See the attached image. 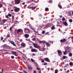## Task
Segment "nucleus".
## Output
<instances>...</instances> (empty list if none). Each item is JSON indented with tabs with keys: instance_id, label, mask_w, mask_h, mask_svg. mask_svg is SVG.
<instances>
[{
	"instance_id": "nucleus-57",
	"label": "nucleus",
	"mask_w": 73,
	"mask_h": 73,
	"mask_svg": "<svg viewBox=\"0 0 73 73\" xmlns=\"http://www.w3.org/2000/svg\"><path fill=\"white\" fill-rule=\"evenodd\" d=\"M36 69L37 70H40V69L38 68H36Z\"/></svg>"
},
{
	"instance_id": "nucleus-5",
	"label": "nucleus",
	"mask_w": 73,
	"mask_h": 73,
	"mask_svg": "<svg viewBox=\"0 0 73 73\" xmlns=\"http://www.w3.org/2000/svg\"><path fill=\"white\" fill-rule=\"evenodd\" d=\"M31 51L32 52H37V50L34 48H32L31 50Z\"/></svg>"
},
{
	"instance_id": "nucleus-20",
	"label": "nucleus",
	"mask_w": 73,
	"mask_h": 73,
	"mask_svg": "<svg viewBox=\"0 0 73 73\" xmlns=\"http://www.w3.org/2000/svg\"><path fill=\"white\" fill-rule=\"evenodd\" d=\"M70 66H73V63L72 62H70L69 63Z\"/></svg>"
},
{
	"instance_id": "nucleus-19",
	"label": "nucleus",
	"mask_w": 73,
	"mask_h": 73,
	"mask_svg": "<svg viewBox=\"0 0 73 73\" xmlns=\"http://www.w3.org/2000/svg\"><path fill=\"white\" fill-rule=\"evenodd\" d=\"M58 7L59 8H60V9H62V6H61V5L60 4H58Z\"/></svg>"
},
{
	"instance_id": "nucleus-59",
	"label": "nucleus",
	"mask_w": 73,
	"mask_h": 73,
	"mask_svg": "<svg viewBox=\"0 0 73 73\" xmlns=\"http://www.w3.org/2000/svg\"><path fill=\"white\" fill-rule=\"evenodd\" d=\"M47 69H48V71H49V70L50 69V68H47Z\"/></svg>"
},
{
	"instance_id": "nucleus-27",
	"label": "nucleus",
	"mask_w": 73,
	"mask_h": 73,
	"mask_svg": "<svg viewBox=\"0 0 73 73\" xmlns=\"http://www.w3.org/2000/svg\"><path fill=\"white\" fill-rule=\"evenodd\" d=\"M54 26H52L51 27V29L52 30H53V29H54Z\"/></svg>"
},
{
	"instance_id": "nucleus-64",
	"label": "nucleus",
	"mask_w": 73,
	"mask_h": 73,
	"mask_svg": "<svg viewBox=\"0 0 73 73\" xmlns=\"http://www.w3.org/2000/svg\"><path fill=\"white\" fill-rule=\"evenodd\" d=\"M72 43H73V40H72Z\"/></svg>"
},
{
	"instance_id": "nucleus-12",
	"label": "nucleus",
	"mask_w": 73,
	"mask_h": 73,
	"mask_svg": "<svg viewBox=\"0 0 73 73\" xmlns=\"http://www.w3.org/2000/svg\"><path fill=\"white\" fill-rule=\"evenodd\" d=\"M66 41V39L65 38H64L63 40L61 39L60 40V42H64Z\"/></svg>"
},
{
	"instance_id": "nucleus-40",
	"label": "nucleus",
	"mask_w": 73,
	"mask_h": 73,
	"mask_svg": "<svg viewBox=\"0 0 73 73\" xmlns=\"http://www.w3.org/2000/svg\"><path fill=\"white\" fill-rule=\"evenodd\" d=\"M9 36H10V35H9V34H7V37H9Z\"/></svg>"
},
{
	"instance_id": "nucleus-24",
	"label": "nucleus",
	"mask_w": 73,
	"mask_h": 73,
	"mask_svg": "<svg viewBox=\"0 0 73 73\" xmlns=\"http://www.w3.org/2000/svg\"><path fill=\"white\" fill-rule=\"evenodd\" d=\"M4 24V23L3 22V21L0 22V25H3Z\"/></svg>"
},
{
	"instance_id": "nucleus-9",
	"label": "nucleus",
	"mask_w": 73,
	"mask_h": 73,
	"mask_svg": "<svg viewBox=\"0 0 73 73\" xmlns=\"http://www.w3.org/2000/svg\"><path fill=\"white\" fill-rule=\"evenodd\" d=\"M44 61H47V62H50V60H49V59L48 58H44Z\"/></svg>"
},
{
	"instance_id": "nucleus-36",
	"label": "nucleus",
	"mask_w": 73,
	"mask_h": 73,
	"mask_svg": "<svg viewBox=\"0 0 73 73\" xmlns=\"http://www.w3.org/2000/svg\"><path fill=\"white\" fill-rule=\"evenodd\" d=\"M64 20H65V17H63L62 19V21H64Z\"/></svg>"
},
{
	"instance_id": "nucleus-13",
	"label": "nucleus",
	"mask_w": 73,
	"mask_h": 73,
	"mask_svg": "<svg viewBox=\"0 0 73 73\" xmlns=\"http://www.w3.org/2000/svg\"><path fill=\"white\" fill-rule=\"evenodd\" d=\"M46 44L47 46H50V45H51V44H50L48 42H46Z\"/></svg>"
},
{
	"instance_id": "nucleus-1",
	"label": "nucleus",
	"mask_w": 73,
	"mask_h": 73,
	"mask_svg": "<svg viewBox=\"0 0 73 73\" xmlns=\"http://www.w3.org/2000/svg\"><path fill=\"white\" fill-rule=\"evenodd\" d=\"M33 45L34 46V48H39V47L40 46H38L37 45V44H35L34 43H33Z\"/></svg>"
},
{
	"instance_id": "nucleus-54",
	"label": "nucleus",
	"mask_w": 73,
	"mask_h": 73,
	"mask_svg": "<svg viewBox=\"0 0 73 73\" xmlns=\"http://www.w3.org/2000/svg\"><path fill=\"white\" fill-rule=\"evenodd\" d=\"M60 18H62V15H60Z\"/></svg>"
},
{
	"instance_id": "nucleus-6",
	"label": "nucleus",
	"mask_w": 73,
	"mask_h": 73,
	"mask_svg": "<svg viewBox=\"0 0 73 73\" xmlns=\"http://www.w3.org/2000/svg\"><path fill=\"white\" fill-rule=\"evenodd\" d=\"M19 11H20V8H19L14 9V11L15 12H17Z\"/></svg>"
},
{
	"instance_id": "nucleus-49",
	"label": "nucleus",
	"mask_w": 73,
	"mask_h": 73,
	"mask_svg": "<svg viewBox=\"0 0 73 73\" xmlns=\"http://www.w3.org/2000/svg\"><path fill=\"white\" fill-rule=\"evenodd\" d=\"M3 7V5L2 4H0V8H1Z\"/></svg>"
},
{
	"instance_id": "nucleus-4",
	"label": "nucleus",
	"mask_w": 73,
	"mask_h": 73,
	"mask_svg": "<svg viewBox=\"0 0 73 73\" xmlns=\"http://www.w3.org/2000/svg\"><path fill=\"white\" fill-rule=\"evenodd\" d=\"M21 46L22 47V48H25V47L26 44H25V43L22 42L21 43Z\"/></svg>"
},
{
	"instance_id": "nucleus-37",
	"label": "nucleus",
	"mask_w": 73,
	"mask_h": 73,
	"mask_svg": "<svg viewBox=\"0 0 73 73\" xmlns=\"http://www.w3.org/2000/svg\"><path fill=\"white\" fill-rule=\"evenodd\" d=\"M8 16H9V17H11L12 16V15L11 14H8Z\"/></svg>"
},
{
	"instance_id": "nucleus-16",
	"label": "nucleus",
	"mask_w": 73,
	"mask_h": 73,
	"mask_svg": "<svg viewBox=\"0 0 73 73\" xmlns=\"http://www.w3.org/2000/svg\"><path fill=\"white\" fill-rule=\"evenodd\" d=\"M14 20H15V16H13L12 18V21L13 23L14 21Z\"/></svg>"
},
{
	"instance_id": "nucleus-62",
	"label": "nucleus",
	"mask_w": 73,
	"mask_h": 73,
	"mask_svg": "<svg viewBox=\"0 0 73 73\" xmlns=\"http://www.w3.org/2000/svg\"><path fill=\"white\" fill-rule=\"evenodd\" d=\"M27 8H29V9H30V7H29V6H28Z\"/></svg>"
},
{
	"instance_id": "nucleus-61",
	"label": "nucleus",
	"mask_w": 73,
	"mask_h": 73,
	"mask_svg": "<svg viewBox=\"0 0 73 73\" xmlns=\"http://www.w3.org/2000/svg\"><path fill=\"white\" fill-rule=\"evenodd\" d=\"M71 39H72V40H73V36L72 37Z\"/></svg>"
},
{
	"instance_id": "nucleus-10",
	"label": "nucleus",
	"mask_w": 73,
	"mask_h": 73,
	"mask_svg": "<svg viewBox=\"0 0 73 73\" xmlns=\"http://www.w3.org/2000/svg\"><path fill=\"white\" fill-rule=\"evenodd\" d=\"M12 54H13L14 55H15V56H17V55L16 54H17V52H16L12 51Z\"/></svg>"
},
{
	"instance_id": "nucleus-34",
	"label": "nucleus",
	"mask_w": 73,
	"mask_h": 73,
	"mask_svg": "<svg viewBox=\"0 0 73 73\" xmlns=\"http://www.w3.org/2000/svg\"><path fill=\"white\" fill-rule=\"evenodd\" d=\"M45 31L44 30H43L42 31V34H44V33H45Z\"/></svg>"
},
{
	"instance_id": "nucleus-52",
	"label": "nucleus",
	"mask_w": 73,
	"mask_h": 73,
	"mask_svg": "<svg viewBox=\"0 0 73 73\" xmlns=\"http://www.w3.org/2000/svg\"><path fill=\"white\" fill-rule=\"evenodd\" d=\"M34 63L36 65H37V63H36V62H34Z\"/></svg>"
},
{
	"instance_id": "nucleus-43",
	"label": "nucleus",
	"mask_w": 73,
	"mask_h": 73,
	"mask_svg": "<svg viewBox=\"0 0 73 73\" xmlns=\"http://www.w3.org/2000/svg\"><path fill=\"white\" fill-rule=\"evenodd\" d=\"M39 17H41L42 16V15L41 14H40L38 15Z\"/></svg>"
},
{
	"instance_id": "nucleus-22",
	"label": "nucleus",
	"mask_w": 73,
	"mask_h": 73,
	"mask_svg": "<svg viewBox=\"0 0 73 73\" xmlns=\"http://www.w3.org/2000/svg\"><path fill=\"white\" fill-rule=\"evenodd\" d=\"M67 52V50L65 51L63 53L64 55H66V52Z\"/></svg>"
},
{
	"instance_id": "nucleus-29",
	"label": "nucleus",
	"mask_w": 73,
	"mask_h": 73,
	"mask_svg": "<svg viewBox=\"0 0 73 73\" xmlns=\"http://www.w3.org/2000/svg\"><path fill=\"white\" fill-rule=\"evenodd\" d=\"M58 70L56 69L55 70V73H58Z\"/></svg>"
},
{
	"instance_id": "nucleus-47",
	"label": "nucleus",
	"mask_w": 73,
	"mask_h": 73,
	"mask_svg": "<svg viewBox=\"0 0 73 73\" xmlns=\"http://www.w3.org/2000/svg\"><path fill=\"white\" fill-rule=\"evenodd\" d=\"M69 72H70V70H68L66 71V73H69Z\"/></svg>"
},
{
	"instance_id": "nucleus-23",
	"label": "nucleus",
	"mask_w": 73,
	"mask_h": 73,
	"mask_svg": "<svg viewBox=\"0 0 73 73\" xmlns=\"http://www.w3.org/2000/svg\"><path fill=\"white\" fill-rule=\"evenodd\" d=\"M49 11V9L47 8L46 7L45 8V11Z\"/></svg>"
},
{
	"instance_id": "nucleus-35",
	"label": "nucleus",
	"mask_w": 73,
	"mask_h": 73,
	"mask_svg": "<svg viewBox=\"0 0 73 73\" xmlns=\"http://www.w3.org/2000/svg\"><path fill=\"white\" fill-rule=\"evenodd\" d=\"M43 65H48V63H45L43 64H42Z\"/></svg>"
},
{
	"instance_id": "nucleus-60",
	"label": "nucleus",
	"mask_w": 73,
	"mask_h": 73,
	"mask_svg": "<svg viewBox=\"0 0 73 73\" xmlns=\"http://www.w3.org/2000/svg\"><path fill=\"white\" fill-rule=\"evenodd\" d=\"M33 7H30V9H32Z\"/></svg>"
},
{
	"instance_id": "nucleus-11",
	"label": "nucleus",
	"mask_w": 73,
	"mask_h": 73,
	"mask_svg": "<svg viewBox=\"0 0 73 73\" xmlns=\"http://www.w3.org/2000/svg\"><path fill=\"white\" fill-rule=\"evenodd\" d=\"M29 35L27 34H26L25 35V38H27L29 37Z\"/></svg>"
},
{
	"instance_id": "nucleus-55",
	"label": "nucleus",
	"mask_w": 73,
	"mask_h": 73,
	"mask_svg": "<svg viewBox=\"0 0 73 73\" xmlns=\"http://www.w3.org/2000/svg\"><path fill=\"white\" fill-rule=\"evenodd\" d=\"M4 51H6V52H7V51H9V50H4Z\"/></svg>"
},
{
	"instance_id": "nucleus-38",
	"label": "nucleus",
	"mask_w": 73,
	"mask_h": 73,
	"mask_svg": "<svg viewBox=\"0 0 73 73\" xmlns=\"http://www.w3.org/2000/svg\"><path fill=\"white\" fill-rule=\"evenodd\" d=\"M31 61L32 62H35V60H34L32 58L31 59Z\"/></svg>"
},
{
	"instance_id": "nucleus-46",
	"label": "nucleus",
	"mask_w": 73,
	"mask_h": 73,
	"mask_svg": "<svg viewBox=\"0 0 73 73\" xmlns=\"http://www.w3.org/2000/svg\"><path fill=\"white\" fill-rule=\"evenodd\" d=\"M6 17L7 19H9V17H8V15H6Z\"/></svg>"
},
{
	"instance_id": "nucleus-15",
	"label": "nucleus",
	"mask_w": 73,
	"mask_h": 73,
	"mask_svg": "<svg viewBox=\"0 0 73 73\" xmlns=\"http://www.w3.org/2000/svg\"><path fill=\"white\" fill-rule=\"evenodd\" d=\"M33 68L32 67H31V66H28V70H31Z\"/></svg>"
},
{
	"instance_id": "nucleus-26",
	"label": "nucleus",
	"mask_w": 73,
	"mask_h": 73,
	"mask_svg": "<svg viewBox=\"0 0 73 73\" xmlns=\"http://www.w3.org/2000/svg\"><path fill=\"white\" fill-rule=\"evenodd\" d=\"M6 21H7L6 19H3L2 20V21L4 23H5V22H6Z\"/></svg>"
},
{
	"instance_id": "nucleus-42",
	"label": "nucleus",
	"mask_w": 73,
	"mask_h": 73,
	"mask_svg": "<svg viewBox=\"0 0 73 73\" xmlns=\"http://www.w3.org/2000/svg\"><path fill=\"white\" fill-rule=\"evenodd\" d=\"M49 34V32H47V33H45V35H48Z\"/></svg>"
},
{
	"instance_id": "nucleus-44",
	"label": "nucleus",
	"mask_w": 73,
	"mask_h": 73,
	"mask_svg": "<svg viewBox=\"0 0 73 73\" xmlns=\"http://www.w3.org/2000/svg\"><path fill=\"white\" fill-rule=\"evenodd\" d=\"M38 1H34V2H35V3H38Z\"/></svg>"
},
{
	"instance_id": "nucleus-18",
	"label": "nucleus",
	"mask_w": 73,
	"mask_h": 73,
	"mask_svg": "<svg viewBox=\"0 0 73 73\" xmlns=\"http://www.w3.org/2000/svg\"><path fill=\"white\" fill-rule=\"evenodd\" d=\"M13 26H11L10 27L9 30L10 32H11V31H12V29H13Z\"/></svg>"
},
{
	"instance_id": "nucleus-63",
	"label": "nucleus",
	"mask_w": 73,
	"mask_h": 73,
	"mask_svg": "<svg viewBox=\"0 0 73 73\" xmlns=\"http://www.w3.org/2000/svg\"><path fill=\"white\" fill-rule=\"evenodd\" d=\"M11 11H12V12H13V10H12V9L11 10Z\"/></svg>"
},
{
	"instance_id": "nucleus-50",
	"label": "nucleus",
	"mask_w": 73,
	"mask_h": 73,
	"mask_svg": "<svg viewBox=\"0 0 73 73\" xmlns=\"http://www.w3.org/2000/svg\"><path fill=\"white\" fill-rule=\"evenodd\" d=\"M36 7H33V8L31 9L32 10H33V9H36Z\"/></svg>"
},
{
	"instance_id": "nucleus-39",
	"label": "nucleus",
	"mask_w": 73,
	"mask_h": 73,
	"mask_svg": "<svg viewBox=\"0 0 73 73\" xmlns=\"http://www.w3.org/2000/svg\"><path fill=\"white\" fill-rule=\"evenodd\" d=\"M23 71L24 72V73H27V72L25 70H23Z\"/></svg>"
},
{
	"instance_id": "nucleus-17",
	"label": "nucleus",
	"mask_w": 73,
	"mask_h": 73,
	"mask_svg": "<svg viewBox=\"0 0 73 73\" xmlns=\"http://www.w3.org/2000/svg\"><path fill=\"white\" fill-rule=\"evenodd\" d=\"M73 55V54H72V53L70 52L68 54V56L70 57H72Z\"/></svg>"
},
{
	"instance_id": "nucleus-25",
	"label": "nucleus",
	"mask_w": 73,
	"mask_h": 73,
	"mask_svg": "<svg viewBox=\"0 0 73 73\" xmlns=\"http://www.w3.org/2000/svg\"><path fill=\"white\" fill-rule=\"evenodd\" d=\"M66 56H64L62 57V58L63 60H64V59H65L66 58Z\"/></svg>"
},
{
	"instance_id": "nucleus-45",
	"label": "nucleus",
	"mask_w": 73,
	"mask_h": 73,
	"mask_svg": "<svg viewBox=\"0 0 73 73\" xmlns=\"http://www.w3.org/2000/svg\"><path fill=\"white\" fill-rule=\"evenodd\" d=\"M44 62L45 61H44V60H42L41 61V62H42H42Z\"/></svg>"
},
{
	"instance_id": "nucleus-33",
	"label": "nucleus",
	"mask_w": 73,
	"mask_h": 73,
	"mask_svg": "<svg viewBox=\"0 0 73 73\" xmlns=\"http://www.w3.org/2000/svg\"><path fill=\"white\" fill-rule=\"evenodd\" d=\"M20 32H21V30H20V29H19L17 31V33H19Z\"/></svg>"
},
{
	"instance_id": "nucleus-28",
	"label": "nucleus",
	"mask_w": 73,
	"mask_h": 73,
	"mask_svg": "<svg viewBox=\"0 0 73 73\" xmlns=\"http://www.w3.org/2000/svg\"><path fill=\"white\" fill-rule=\"evenodd\" d=\"M68 14H69V15L70 16H71L72 15V13H71V12H68Z\"/></svg>"
},
{
	"instance_id": "nucleus-41",
	"label": "nucleus",
	"mask_w": 73,
	"mask_h": 73,
	"mask_svg": "<svg viewBox=\"0 0 73 73\" xmlns=\"http://www.w3.org/2000/svg\"><path fill=\"white\" fill-rule=\"evenodd\" d=\"M38 41H39V44H42V41H40V40H38Z\"/></svg>"
},
{
	"instance_id": "nucleus-14",
	"label": "nucleus",
	"mask_w": 73,
	"mask_h": 73,
	"mask_svg": "<svg viewBox=\"0 0 73 73\" xmlns=\"http://www.w3.org/2000/svg\"><path fill=\"white\" fill-rule=\"evenodd\" d=\"M63 23L65 26H67L68 25V23H67V22H66V21L63 22Z\"/></svg>"
},
{
	"instance_id": "nucleus-8",
	"label": "nucleus",
	"mask_w": 73,
	"mask_h": 73,
	"mask_svg": "<svg viewBox=\"0 0 73 73\" xmlns=\"http://www.w3.org/2000/svg\"><path fill=\"white\" fill-rule=\"evenodd\" d=\"M30 28H31V29L33 30V31L35 32H36V31H35V28L32 27L31 26H30Z\"/></svg>"
},
{
	"instance_id": "nucleus-2",
	"label": "nucleus",
	"mask_w": 73,
	"mask_h": 73,
	"mask_svg": "<svg viewBox=\"0 0 73 73\" xmlns=\"http://www.w3.org/2000/svg\"><path fill=\"white\" fill-rule=\"evenodd\" d=\"M9 42H10V43H11V44L13 45V46H16V44H15V42H13V41L9 40Z\"/></svg>"
},
{
	"instance_id": "nucleus-51",
	"label": "nucleus",
	"mask_w": 73,
	"mask_h": 73,
	"mask_svg": "<svg viewBox=\"0 0 73 73\" xmlns=\"http://www.w3.org/2000/svg\"><path fill=\"white\" fill-rule=\"evenodd\" d=\"M32 56H36V54H34V53H33Z\"/></svg>"
},
{
	"instance_id": "nucleus-3",
	"label": "nucleus",
	"mask_w": 73,
	"mask_h": 73,
	"mask_svg": "<svg viewBox=\"0 0 73 73\" xmlns=\"http://www.w3.org/2000/svg\"><path fill=\"white\" fill-rule=\"evenodd\" d=\"M21 1V0H15V4H20Z\"/></svg>"
},
{
	"instance_id": "nucleus-48",
	"label": "nucleus",
	"mask_w": 73,
	"mask_h": 73,
	"mask_svg": "<svg viewBox=\"0 0 73 73\" xmlns=\"http://www.w3.org/2000/svg\"><path fill=\"white\" fill-rule=\"evenodd\" d=\"M11 58H12V59H14V56H12L11 57Z\"/></svg>"
},
{
	"instance_id": "nucleus-31",
	"label": "nucleus",
	"mask_w": 73,
	"mask_h": 73,
	"mask_svg": "<svg viewBox=\"0 0 73 73\" xmlns=\"http://www.w3.org/2000/svg\"><path fill=\"white\" fill-rule=\"evenodd\" d=\"M32 40H33V41H36V38H33L32 39Z\"/></svg>"
},
{
	"instance_id": "nucleus-56",
	"label": "nucleus",
	"mask_w": 73,
	"mask_h": 73,
	"mask_svg": "<svg viewBox=\"0 0 73 73\" xmlns=\"http://www.w3.org/2000/svg\"><path fill=\"white\" fill-rule=\"evenodd\" d=\"M1 40H3V37H2L1 38Z\"/></svg>"
},
{
	"instance_id": "nucleus-7",
	"label": "nucleus",
	"mask_w": 73,
	"mask_h": 73,
	"mask_svg": "<svg viewBox=\"0 0 73 73\" xmlns=\"http://www.w3.org/2000/svg\"><path fill=\"white\" fill-rule=\"evenodd\" d=\"M38 49H39V50H40V51H43L44 50H45V49L44 48H40V46H39V48H38Z\"/></svg>"
},
{
	"instance_id": "nucleus-21",
	"label": "nucleus",
	"mask_w": 73,
	"mask_h": 73,
	"mask_svg": "<svg viewBox=\"0 0 73 73\" xmlns=\"http://www.w3.org/2000/svg\"><path fill=\"white\" fill-rule=\"evenodd\" d=\"M25 31H27V32H29V30L27 28L26 29H25Z\"/></svg>"
},
{
	"instance_id": "nucleus-30",
	"label": "nucleus",
	"mask_w": 73,
	"mask_h": 73,
	"mask_svg": "<svg viewBox=\"0 0 73 73\" xmlns=\"http://www.w3.org/2000/svg\"><path fill=\"white\" fill-rule=\"evenodd\" d=\"M61 52V50H58V54H60Z\"/></svg>"
},
{
	"instance_id": "nucleus-32",
	"label": "nucleus",
	"mask_w": 73,
	"mask_h": 73,
	"mask_svg": "<svg viewBox=\"0 0 73 73\" xmlns=\"http://www.w3.org/2000/svg\"><path fill=\"white\" fill-rule=\"evenodd\" d=\"M69 21L70 23H72L73 21H72V19H70L69 20Z\"/></svg>"
},
{
	"instance_id": "nucleus-58",
	"label": "nucleus",
	"mask_w": 73,
	"mask_h": 73,
	"mask_svg": "<svg viewBox=\"0 0 73 73\" xmlns=\"http://www.w3.org/2000/svg\"><path fill=\"white\" fill-rule=\"evenodd\" d=\"M34 73H36V71H35V70H34Z\"/></svg>"
},
{
	"instance_id": "nucleus-53",
	"label": "nucleus",
	"mask_w": 73,
	"mask_h": 73,
	"mask_svg": "<svg viewBox=\"0 0 73 73\" xmlns=\"http://www.w3.org/2000/svg\"><path fill=\"white\" fill-rule=\"evenodd\" d=\"M25 4V2H23V3H22V5H24V4Z\"/></svg>"
}]
</instances>
